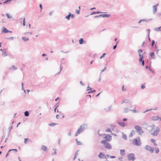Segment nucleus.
<instances>
[{
  "mask_svg": "<svg viewBox=\"0 0 161 161\" xmlns=\"http://www.w3.org/2000/svg\"><path fill=\"white\" fill-rule=\"evenodd\" d=\"M117 43H118V42H116V45L115 46H114V47H113V49H115L116 48Z\"/></svg>",
  "mask_w": 161,
  "mask_h": 161,
  "instance_id": "42",
  "label": "nucleus"
},
{
  "mask_svg": "<svg viewBox=\"0 0 161 161\" xmlns=\"http://www.w3.org/2000/svg\"><path fill=\"white\" fill-rule=\"evenodd\" d=\"M106 69V67H105L103 69V70H102V72H103Z\"/></svg>",
  "mask_w": 161,
  "mask_h": 161,
  "instance_id": "57",
  "label": "nucleus"
},
{
  "mask_svg": "<svg viewBox=\"0 0 161 161\" xmlns=\"http://www.w3.org/2000/svg\"><path fill=\"white\" fill-rule=\"evenodd\" d=\"M12 68L14 70H15L16 69V68H15L14 66H13L12 67Z\"/></svg>",
  "mask_w": 161,
  "mask_h": 161,
  "instance_id": "45",
  "label": "nucleus"
},
{
  "mask_svg": "<svg viewBox=\"0 0 161 161\" xmlns=\"http://www.w3.org/2000/svg\"><path fill=\"white\" fill-rule=\"evenodd\" d=\"M159 118L158 116H153L152 118V119L153 121H156L159 119Z\"/></svg>",
  "mask_w": 161,
  "mask_h": 161,
  "instance_id": "11",
  "label": "nucleus"
},
{
  "mask_svg": "<svg viewBox=\"0 0 161 161\" xmlns=\"http://www.w3.org/2000/svg\"><path fill=\"white\" fill-rule=\"evenodd\" d=\"M58 116H59V115H57L56 116V118L57 119H58Z\"/></svg>",
  "mask_w": 161,
  "mask_h": 161,
  "instance_id": "62",
  "label": "nucleus"
},
{
  "mask_svg": "<svg viewBox=\"0 0 161 161\" xmlns=\"http://www.w3.org/2000/svg\"><path fill=\"white\" fill-rule=\"evenodd\" d=\"M6 15L8 18H10L12 17L11 16L9 15V14H6Z\"/></svg>",
  "mask_w": 161,
  "mask_h": 161,
  "instance_id": "34",
  "label": "nucleus"
},
{
  "mask_svg": "<svg viewBox=\"0 0 161 161\" xmlns=\"http://www.w3.org/2000/svg\"><path fill=\"white\" fill-rule=\"evenodd\" d=\"M57 124L55 123H52L50 124H49V125L50 126H54L56 125Z\"/></svg>",
  "mask_w": 161,
  "mask_h": 161,
  "instance_id": "28",
  "label": "nucleus"
},
{
  "mask_svg": "<svg viewBox=\"0 0 161 161\" xmlns=\"http://www.w3.org/2000/svg\"><path fill=\"white\" fill-rule=\"evenodd\" d=\"M145 87V86L144 84H142L141 86V88L142 89H144Z\"/></svg>",
  "mask_w": 161,
  "mask_h": 161,
  "instance_id": "40",
  "label": "nucleus"
},
{
  "mask_svg": "<svg viewBox=\"0 0 161 161\" xmlns=\"http://www.w3.org/2000/svg\"><path fill=\"white\" fill-rule=\"evenodd\" d=\"M154 40H153L152 42L151 46H153V45L154 44Z\"/></svg>",
  "mask_w": 161,
  "mask_h": 161,
  "instance_id": "48",
  "label": "nucleus"
},
{
  "mask_svg": "<svg viewBox=\"0 0 161 161\" xmlns=\"http://www.w3.org/2000/svg\"><path fill=\"white\" fill-rule=\"evenodd\" d=\"M120 154L122 156L124 155L125 153V151L124 149L120 150Z\"/></svg>",
  "mask_w": 161,
  "mask_h": 161,
  "instance_id": "13",
  "label": "nucleus"
},
{
  "mask_svg": "<svg viewBox=\"0 0 161 161\" xmlns=\"http://www.w3.org/2000/svg\"><path fill=\"white\" fill-rule=\"evenodd\" d=\"M96 92V91L95 90H92V91H89L88 92V93H93V92Z\"/></svg>",
  "mask_w": 161,
  "mask_h": 161,
  "instance_id": "41",
  "label": "nucleus"
},
{
  "mask_svg": "<svg viewBox=\"0 0 161 161\" xmlns=\"http://www.w3.org/2000/svg\"><path fill=\"white\" fill-rule=\"evenodd\" d=\"M153 8L154 11H156L157 10V6H154L153 7Z\"/></svg>",
  "mask_w": 161,
  "mask_h": 161,
  "instance_id": "30",
  "label": "nucleus"
},
{
  "mask_svg": "<svg viewBox=\"0 0 161 161\" xmlns=\"http://www.w3.org/2000/svg\"><path fill=\"white\" fill-rule=\"evenodd\" d=\"M99 17H101V16H99V15L95 16V18H97Z\"/></svg>",
  "mask_w": 161,
  "mask_h": 161,
  "instance_id": "59",
  "label": "nucleus"
},
{
  "mask_svg": "<svg viewBox=\"0 0 161 161\" xmlns=\"http://www.w3.org/2000/svg\"><path fill=\"white\" fill-rule=\"evenodd\" d=\"M118 123L120 126L122 127H124L126 125L125 123L124 122H118Z\"/></svg>",
  "mask_w": 161,
  "mask_h": 161,
  "instance_id": "12",
  "label": "nucleus"
},
{
  "mask_svg": "<svg viewBox=\"0 0 161 161\" xmlns=\"http://www.w3.org/2000/svg\"><path fill=\"white\" fill-rule=\"evenodd\" d=\"M139 56L140 57V58H143V56L142 54H141L140 53H139Z\"/></svg>",
  "mask_w": 161,
  "mask_h": 161,
  "instance_id": "38",
  "label": "nucleus"
},
{
  "mask_svg": "<svg viewBox=\"0 0 161 161\" xmlns=\"http://www.w3.org/2000/svg\"><path fill=\"white\" fill-rule=\"evenodd\" d=\"M79 10L76 9L75 11L76 13H77L78 14H79L80 13V6L79 7Z\"/></svg>",
  "mask_w": 161,
  "mask_h": 161,
  "instance_id": "22",
  "label": "nucleus"
},
{
  "mask_svg": "<svg viewBox=\"0 0 161 161\" xmlns=\"http://www.w3.org/2000/svg\"><path fill=\"white\" fill-rule=\"evenodd\" d=\"M3 32H4L5 33H7L8 32H11V31H9L8 30H7V29L5 27H4L3 28Z\"/></svg>",
  "mask_w": 161,
  "mask_h": 161,
  "instance_id": "17",
  "label": "nucleus"
},
{
  "mask_svg": "<svg viewBox=\"0 0 161 161\" xmlns=\"http://www.w3.org/2000/svg\"><path fill=\"white\" fill-rule=\"evenodd\" d=\"M91 89V88L90 87H88L87 88V90H89Z\"/></svg>",
  "mask_w": 161,
  "mask_h": 161,
  "instance_id": "50",
  "label": "nucleus"
},
{
  "mask_svg": "<svg viewBox=\"0 0 161 161\" xmlns=\"http://www.w3.org/2000/svg\"><path fill=\"white\" fill-rule=\"evenodd\" d=\"M12 0H7L6 1L4 2V3H3L4 4H6L8 2H10Z\"/></svg>",
  "mask_w": 161,
  "mask_h": 161,
  "instance_id": "35",
  "label": "nucleus"
},
{
  "mask_svg": "<svg viewBox=\"0 0 161 161\" xmlns=\"http://www.w3.org/2000/svg\"><path fill=\"white\" fill-rule=\"evenodd\" d=\"M161 26L160 27H159L158 28H156L155 30L156 31H159L161 30Z\"/></svg>",
  "mask_w": 161,
  "mask_h": 161,
  "instance_id": "26",
  "label": "nucleus"
},
{
  "mask_svg": "<svg viewBox=\"0 0 161 161\" xmlns=\"http://www.w3.org/2000/svg\"><path fill=\"white\" fill-rule=\"evenodd\" d=\"M111 16L110 14H100L99 15V16H101V17H102L103 18L104 17H109Z\"/></svg>",
  "mask_w": 161,
  "mask_h": 161,
  "instance_id": "10",
  "label": "nucleus"
},
{
  "mask_svg": "<svg viewBox=\"0 0 161 161\" xmlns=\"http://www.w3.org/2000/svg\"><path fill=\"white\" fill-rule=\"evenodd\" d=\"M106 132H111V129H109V128L107 129L106 130Z\"/></svg>",
  "mask_w": 161,
  "mask_h": 161,
  "instance_id": "33",
  "label": "nucleus"
},
{
  "mask_svg": "<svg viewBox=\"0 0 161 161\" xmlns=\"http://www.w3.org/2000/svg\"><path fill=\"white\" fill-rule=\"evenodd\" d=\"M122 137L125 140H126L127 139V137L126 135L123 133H122Z\"/></svg>",
  "mask_w": 161,
  "mask_h": 161,
  "instance_id": "14",
  "label": "nucleus"
},
{
  "mask_svg": "<svg viewBox=\"0 0 161 161\" xmlns=\"http://www.w3.org/2000/svg\"><path fill=\"white\" fill-rule=\"evenodd\" d=\"M68 135L69 136H70L71 135V133L70 132H69L68 133Z\"/></svg>",
  "mask_w": 161,
  "mask_h": 161,
  "instance_id": "60",
  "label": "nucleus"
},
{
  "mask_svg": "<svg viewBox=\"0 0 161 161\" xmlns=\"http://www.w3.org/2000/svg\"><path fill=\"white\" fill-rule=\"evenodd\" d=\"M12 150H14L15 151L17 152V150L16 149H12V150H10L8 152V153H7V154L6 155V156H7L8 154H9V153L11 151H12Z\"/></svg>",
  "mask_w": 161,
  "mask_h": 161,
  "instance_id": "27",
  "label": "nucleus"
},
{
  "mask_svg": "<svg viewBox=\"0 0 161 161\" xmlns=\"http://www.w3.org/2000/svg\"><path fill=\"white\" fill-rule=\"evenodd\" d=\"M102 13V12H93L92 14H99V13Z\"/></svg>",
  "mask_w": 161,
  "mask_h": 161,
  "instance_id": "29",
  "label": "nucleus"
},
{
  "mask_svg": "<svg viewBox=\"0 0 161 161\" xmlns=\"http://www.w3.org/2000/svg\"><path fill=\"white\" fill-rule=\"evenodd\" d=\"M84 130V129L83 128V127L81 126L80 127V128L78 129L77 130V131L76 132V133L75 136H77L80 133H81V132H82Z\"/></svg>",
  "mask_w": 161,
  "mask_h": 161,
  "instance_id": "7",
  "label": "nucleus"
},
{
  "mask_svg": "<svg viewBox=\"0 0 161 161\" xmlns=\"http://www.w3.org/2000/svg\"><path fill=\"white\" fill-rule=\"evenodd\" d=\"M57 106L56 107H55V109H54V112H56V109H57Z\"/></svg>",
  "mask_w": 161,
  "mask_h": 161,
  "instance_id": "55",
  "label": "nucleus"
},
{
  "mask_svg": "<svg viewBox=\"0 0 161 161\" xmlns=\"http://www.w3.org/2000/svg\"><path fill=\"white\" fill-rule=\"evenodd\" d=\"M150 55L152 58H153L154 57V53L153 52L151 53L150 54Z\"/></svg>",
  "mask_w": 161,
  "mask_h": 161,
  "instance_id": "31",
  "label": "nucleus"
},
{
  "mask_svg": "<svg viewBox=\"0 0 161 161\" xmlns=\"http://www.w3.org/2000/svg\"><path fill=\"white\" fill-rule=\"evenodd\" d=\"M80 84L81 85H83V83H82V81H80Z\"/></svg>",
  "mask_w": 161,
  "mask_h": 161,
  "instance_id": "61",
  "label": "nucleus"
},
{
  "mask_svg": "<svg viewBox=\"0 0 161 161\" xmlns=\"http://www.w3.org/2000/svg\"><path fill=\"white\" fill-rule=\"evenodd\" d=\"M127 120V119L126 118H124L123 119V121H126Z\"/></svg>",
  "mask_w": 161,
  "mask_h": 161,
  "instance_id": "53",
  "label": "nucleus"
},
{
  "mask_svg": "<svg viewBox=\"0 0 161 161\" xmlns=\"http://www.w3.org/2000/svg\"><path fill=\"white\" fill-rule=\"evenodd\" d=\"M70 16L72 18H74L75 16L74 15L72 14H71V15H70Z\"/></svg>",
  "mask_w": 161,
  "mask_h": 161,
  "instance_id": "47",
  "label": "nucleus"
},
{
  "mask_svg": "<svg viewBox=\"0 0 161 161\" xmlns=\"http://www.w3.org/2000/svg\"><path fill=\"white\" fill-rule=\"evenodd\" d=\"M127 159L129 160L134 161L135 159L134 154L133 153H130L128 154L127 156Z\"/></svg>",
  "mask_w": 161,
  "mask_h": 161,
  "instance_id": "4",
  "label": "nucleus"
},
{
  "mask_svg": "<svg viewBox=\"0 0 161 161\" xmlns=\"http://www.w3.org/2000/svg\"><path fill=\"white\" fill-rule=\"evenodd\" d=\"M79 161H83V159H81L80 158L79 159Z\"/></svg>",
  "mask_w": 161,
  "mask_h": 161,
  "instance_id": "56",
  "label": "nucleus"
},
{
  "mask_svg": "<svg viewBox=\"0 0 161 161\" xmlns=\"http://www.w3.org/2000/svg\"><path fill=\"white\" fill-rule=\"evenodd\" d=\"M132 111L134 113H136L137 112L136 110L135 109L133 110Z\"/></svg>",
  "mask_w": 161,
  "mask_h": 161,
  "instance_id": "52",
  "label": "nucleus"
},
{
  "mask_svg": "<svg viewBox=\"0 0 161 161\" xmlns=\"http://www.w3.org/2000/svg\"><path fill=\"white\" fill-rule=\"evenodd\" d=\"M105 137L104 138L106 142H110L112 140V136L111 135L108 134H105Z\"/></svg>",
  "mask_w": 161,
  "mask_h": 161,
  "instance_id": "6",
  "label": "nucleus"
},
{
  "mask_svg": "<svg viewBox=\"0 0 161 161\" xmlns=\"http://www.w3.org/2000/svg\"><path fill=\"white\" fill-rule=\"evenodd\" d=\"M28 140V138H25L24 139V143H26L27 142Z\"/></svg>",
  "mask_w": 161,
  "mask_h": 161,
  "instance_id": "37",
  "label": "nucleus"
},
{
  "mask_svg": "<svg viewBox=\"0 0 161 161\" xmlns=\"http://www.w3.org/2000/svg\"><path fill=\"white\" fill-rule=\"evenodd\" d=\"M142 65H144V60H142Z\"/></svg>",
  "mask_w": 161,
  "mask_h": 161,
  "instance_id": "51",
  "label": "nucleus"
},
{
  "mask_svg": "<svg viewBox=\"0 0 161 161\" xmlns=\"http://www.w3.org/2000/svg\"><path fill=\"white\" fill-rule=\"evenodd\" d=\"M135 133V131L134 130H132L131 132L130 135V136L131 137H132L133 136L134 134Z\"/></svg>",
  "mask_w": 161,
  "mask_h": 161,
  "instance_id": "20",
  "label": "nucleus"
},
{
  "mask_svg": "<svg viewBox=\"0 0 161 161\" xmlns=\"http://www.w3.org/2000/svg\"><path fill=\"white\" fill-rule=\"evenodd\" d=\"M151 142L153 143L154 145L155 146H156L157 145V144L155 143V142L156 140L155 139H152L151 140Z\"/></svg>",
  "mask_w": 161,
  "mask_h": 161,
  "instance_id": "15",
  "label": "nucleus"
},
{
  "mask_svg": "<svg viewBox=\"0 0 161 161\" xmlns=\"http://www.w3.org/2000/svg\"><path fill=\"white\" fill-rule=\"evenodd\" d=\"M145 149L149 151L151 153H153V148L148 145H147L145 146Z\"/></svg>",
  "mask_w": 161,
  "mask_h": 161,
  "instance_id": "8",
  "label": "nucleus"
},
{
  "mask_svg": "<svg viewBox=\"0 0 161 161\" xmlns=\"http://www.w3.org/2000/svg\"><path fill=\"white\" fill-rule=\"evenodd\" d=\"M106 54L105 53H103V55L100 58L101 59L102 58L104 57V56Z\"/></svg>",
  "mask_w": 161,
  "mask_h": 161,
  "instance_id": "36",
  "label": "nucleus"
},
{
  "mask_svg": "<svg viewBox=\"0 0 161 161\" xmlns=\"http://www.w3.org/2000/svg\"><path fill=\"white\" fill-rule=\"evenodd\" d=\"M136 130L140 135H142L143 133V131L142 128L140 126H136L135 127Z\"/></svg>",
  "mask_w": 161,
  "mask_h": 161,
  "instance_id": "5",
  "label": "nucleus"
},
{
  "mask_svg": "<svg viewBox=\"0 0 161 161\" xmlns=\"http://www.w3.org/2000/svg\"><path fill=\"white\" fill-rule=\"evenodd\" d=\"M132 142L134 145L136 146H139L141 144L140 139L139 137H137L134 139L132 141Z\"/></svg>",
  "mask_w": 161,
  "mask_h": 161,
  "instance_id": "3",
  "label": "nucleus"
},
{
  "mask_svg": "<svg viewBox=\"0 0 161 161\" xmlns=\"http://www.w3.org/2000/svg\"><path fill=\"white\" fill-rule=\"evenodd\" d=\"M29 112L27 111H26L25 112V115L26 116H29Z\"/></svg>",
  "mask_w": 161,
  "mask_h": 161,
  "instance_id": "24",
  "label": "nucleus"
},
{
  "mask_svg": "<svg viewBox=\"0 0 161 161\" xmlns=\"http://www.w3.org/2000/svg\"><path fill=\"white\" fill-rule=\"evenodd\" d=\"M22 39L24 41H28L29 40V38L26 37H23L22 38Z\"/></svg>",
  "mask_w": 161,
  "mask_h": 161,
  "instance_id": "18",
  "label": "nucleus"
},
{
  "mask_svg": "<svg viewBox=\"0 0 161 161\" xmlns=\"http://www.w3.org/2000/svg\"><path fill=\"white\" fill-rule=\"evenodd\" d=\"M39 7L41 9V10L42 9V5L41 4H40L39 5Z\"/></svg>",
  "mask_w": 161,
  "mask_h": 161,
  "instance_id": "54",
  "label": "nucleus"
},
{
  "mask_svg": "<svg viewBox=\"0 0 161 161\" xmlns=\"http://www.w3.org/2000/svg\"><path fill=\"white\" fill-rule=\"evenodd\" d=\"M108 142L104 140H103L101 141V143L103 144L104 147L105 148L109 150L111 149L112 147L111 144Z\"/></svg>",
  "mask_w": 161,
  "mask_h": 161,
  "instance_id": "2",
  "label": "nucleus"
},
{
  "mask_svg": "<svg viewBox=\"0 0 161 161\" xmlns=\"http://www.w3.org/2000/svg\"><path fill=\"white\" fill-rule=\"evenodd\" d=\"M76 141L78 145H80L81 144V143L80 142L78 141L77 139H76Z\"/></svg>",
  "mask_w": 161,
  "mask_h": 161,
  "instance_id": "23",
  "label": "nucleus"
},
{
  "mask_svg": "<svg viewBox=\"0 0 161 161\" xmlns=\"http://www.w3.org/2000/svg\"><path fill=\"white\" fill-rule=\"evenodd\" d=\"M83 39L82 38H81L80 40H79V43L80 44H82L83 43Z\"/></svg>",
  "mask_w": 161,
  "mask_h": 161,
  "instance_id": "25",
  "label": "nucleus"
},
{
  "mask_svg": "<svg viewBox=\"0 0 161 161\" xmlns=\"http://www.w3.org/2000/svg\"><path fill=\"white\" fill-rule=\"evenodd\" d=\"M98 157L100 158H103L105 157V155L104 153H100L98 155Z\"/></svg>",
  "mask_w": 161,
  "mask_h": 161,
  "instance_id": "9",
  "label": "nucleus"
},
{
  "mask_svg": "<svg viewBox=\"0 0 161 161\" xmlns=\"http://www.w3.org/2000/svg\"><path fill=\"white\" fill-rule=\"evenodd\" d=\"M142 50L141 49H140L138 50V52L139 53L142 52Z\"/></svg>",
  "mask_w": 161,
  "mask_h": 161,
  "instance_id": "49",
  "label": "nucleus"
},
{
  "mask_svg": "<svg viewBox=\"0 0 161 161\" xmlns=\"http://www.w3.org/2000/svg\"><path fill=\"white\" fill-rule=\"evenodd\" d=\"M71 15V14L70 13H69V15L66 16V18L68 20H69L70 19V15Z\"/></svg>",
  "mask_w": 161,
  "mask_h": 161,
  "instance_id": "21",
  "label": "nucleus"
},
{
  "mask_svg": "<svg viewBox=\"0 0 161 161\" xmlns=\"http://www.w3.org/2000/svg\"><path fill=\"white\" fill-rule=\"evenodd\" d=\"M41 149L42 150L46 151L47 150V148L46 146H42V147Z\"/></svg>",
  "mask_w": 161,
  "mask_h": 161,
  "instance_id": "16",
  "label": "nucleus"
},
{
  "mask_svg": "<svg viewBox=\"0 0 161 161\" xmlns=\"http://www.w3.org/2000/svg\"><path fill=\"white\" fill-rule=\"evenodd\" d=\"M9 39L12 40L13 39V37H10L9 38Z\"/></svg>",
  "mask_w": 161,
  "mask_h": 161,
  "instance_id": "63",
  "label": "nucleus"
},
{
  "mask_svg": "<svg viewBox=\"0 0 161 161\" xmlns=\"http://www.w3.org/2000/svg\"><path fill=\"white\" fill-rule=\"evenodd\" d=\"M23 25L25 26V18L23 19Z\"/></svg>",
  "mask_w": 161,
  "mask_h": 161,
  "instance_id": "39",
  "label": "nucleus"
},
{
  "mask_svg": "<svg viewBox=\"0 0 161 161\" xmlns=\"http://www.w3.org/2000/svg\"><path fill=\"white\" fill-rule=\"evenodd\" d=\"M144 43H145V42H143L142 43V46H143L144 44Z\"/></svg>",
  "mask_w": 161,
  "mask_h": 161,
  "instance_id": "64",
  "label": "nucleus"
},
{
  "mask_svg": "<svg viewBox=\"0 0 161 161\" xmlns=\"http://www.w3.org/2000/svg\"><path fill=\"white\" fill-rule=\"evenodd\" d=\"M155 152L156 153H158L159 152V150L158 148H156L155 149Z\"/></svg>",
  "mask_w": 161,
  "mask_h": 161,
  "instance_id": "32",
  "label": "nucleus"
},
{
  "mask_svg": "<svg viewBox=\"0 0 161 161\" xmlns=\"http://www.w3.org/2000/svg\"><path fill=\"white\" fill-rule=\"evenodd\" d=\"M2 55L3 56L5 57L7 56V52L6 51H3L2 53Z\"/></svg>",
  "mask_w": 161,
  "mask_h": 161,
  "instance_id": "19",
  "label": "nucleus"
},
{
  "mask_svg": "<svg viewBox=\"0 0 161 161\" xmlns=\"http://www.w3.org/2000/svg\"><path fill=\"white\" fill-rule=\"evenodd\" d=\"M142 59L143 58H140V59H139V61L141 62V61H142Z\"/></svg>",
  "mask_w": 161,
  "mask_h": 161,
  "instance_id": "58",
  "label": "nucleus"
},
{
  "mask_svg": "<svg viewBox=\"0 0 161 161\" xmlns=\"http://www.w3.org/2000/svg\"><path fill=\"white\" fill-rule=\"evenodd\" d=\"M110 158H115V157L114 156H110Z\"/></svg>",
  "mask_w": 161,
  "mask_h": 161,
  "instance_id": "43",
  "label": "nucleus"
},
{
  "mask_svg": "<svg viewBox=\"0 0 161 161\" xmlns=\"http://www.w3.org/2000/svg\"><path fill=\"white\" fill-rule=\"evenodd\" d=\"M160 131L159 128L157 126L153 125L151 126L150 134L153 136H157Z\"/></svg>",
  "mask_w": 161,
  "mask_h": 161,
  "instance_id": "1",
  "label": "nucleus"
},
{
  "mask_svg": "<svg viewBox=\"0 0 161 161\" xmlns=\"http://www.w3.org/2000/svg\"><path fill=\"white\" fill-rule=\"evenodd\" d=\"M124 86H123V87H122V90L123 91H125L126 90L124 88Z\"/></svg>",
  "mask_w": 161,
  "mask_h": 161,
  "instance_id": "46",
  "label": "nucleus"
},
{
  "mask_svg": "<svg viewBox=\"0 0 161 161\" xmlns=\"http://www.w3.org/2000/svg\"><path fill=\"white\" fill-rule=\"evenodd\" d=\"M26 34H30V35H31L32 33L31 32H26L25 33Z\"/></svg>",
  "mask_w": 161,
  "mask_h": 161,
  "instance_id": "44",
  "label": "nucleus"
}]
</instances>
